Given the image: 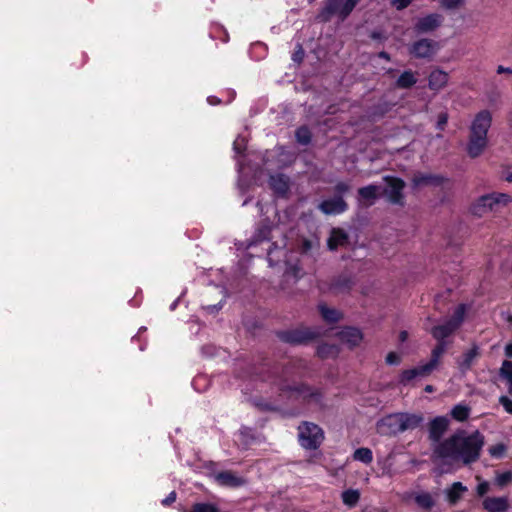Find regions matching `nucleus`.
I'll list each match as a JSON object with an SVG mask.
<instances>
[{
    "instance_id": "obj_1",
    "label": "nucleus",
    "mask_w": 512,
    "mask_h": 512,
    "mask_svg": "<svg viewBox=\"0 0 512 512\" xmlns=\"http://www.w3.org/2000/svg\"><path fill=\"white\" fill-rule=\"evenodd\" d=\"M483 445L484 437L480 432L468 435L465 431H458L437 444L433 451L434 461L441 473H450L457 468L458 462L467 465L477 461Z\"/></svg>"
},
{
    "instance_id": "obj_2",
    "label": "nucleus",
    "mask_w": 512,
    "mask_h": 512,
    "mask_svg": "<svg viewBox=\"0 0 512 512\" xmlns=\"http://www.w3.org/2000/svg\"><path fill=\"white\" fill-rule=\"evenodd\" d=\"M492 123V114L488 110L477 113L470 125V135L467 144V153L475 158L483 153L487 147V133Z\"/></svg>"
},
{
    "instance_id": "obj_3",
    "label": "nucleus",
    "mask_w": 512,
    "mask_h": 512,
    "mask_svg": "<svg viewBox=\"0 0 512 512\" xmlns=\"http://www.w3.org/2000/svg\"><path fill=\"white\" fill-rule=\"evenodd\" d=\"M422 420V417L416 414L393 413L377 422V432L385 436L396 435L417 428Z\"/></svg>"
},
{
    "instance_id": "obj_4",
    "label": "nucleus",
    "mask_w": 512,
    "mask_h": 512,
    "mask_svg": "<svg viewBox=\"0 0 512 512\" xmlns=\"http://www.w3.org/2000/svg\"><path fill=\"white\" fill-rule=\"evenodd\" d=\"M510 201L511 197L505 193L486 194L473 203L470 210L472 214L481 217L489 212L498 211Z\"/></svg>"
},
{
    "instance_id": "obj_5",
    "label": "nucleus",
    "mask_w": 512,
    "mask_h": 512,
    "mask_svg": "<svg viewBox=\"0 0 512 512\" xmlns=\"http://www.w3.org/2000/svg\"><path fill=\"white\" fill-rule=\"evenodd\" d=\"M359 0H326L325 6L318 15L320 21L326 22L332 16L345 20L354 10Z\"/></svg>"
},
{
    "instance_id": "obj_6",
    "label": "nucleus",
    "mask_w": 512,
    "mask_h": 512,
    "mask_svg": "<svg viewBox=\"0 0 512 512\" xmlns=\"http://www.w3.org/2000/svg\"><path fill=\"white\" fill-rule=\"evenodd\" d=\"M298 430L300 445L305 449H317L324 440V433L316 424L305 422Z\"/></svg>"
},
{
    "instance_id": "obj_7",
    "label": "nucleus",
    "mask_w": 512,
    "mask_h": 512,
    "mask_svg": "<svg viewBox=\"0 0 512 512\" xmlns=\"http://www.w3.org/2000/svg\"><path fill=\"white\" fill-rule=\"evenodd\" d=\"M465 316V306L459 305L452 316V318L448 321H446L443 324H439L431 329V334L433 337L438 340L442 341L446 337H448L450 334H452L459 325L463 322Z\"/></svg>"
},
{
    "instance_id": "obj_8",
    "label": "nucleus",
    "mask_w": 512,
    "mask_h": 512,
    "mask_svg": "<svg viewBox=\"0 0 512 512\" xmlns=\"http://www.w3.org/2000/svg\"><path fill=\"white\" fill-rule=\"evenodd\" d=\"M279 389L283 392H288L289 397L295 400H301L307 403H319L321 395L317 390H314L305 385L288 386L279 384Z\"/></svg>"
},
{
    "instance_id": "obj_9",
    "label": "nucleus",
    "mask_w": 512,
    "mask_h": 512,
    "mask_svg": "<svg viewBox=\"0 0 512 512\" xmlns=\"http://www.w3.org/2000/svg\"><path fill=\"white\" fill-rule=\"evenodd\" d=\"M438 42L431 39H420L413 43L409 49L410 54L416 58H431L439 50Z\"/></svg>"
},
{
    "instance_id": "obj_10",
    "label": "nucleus",
    "mask_w": 512,
    "mask_h": 512,
    "mask_svg": "<svg viewBox=\"0 0 512 512\" xmlns=\"http://www.w3.org/2000/svg\"><path fill=\"white\" fill-rule=\"evenodd\" d=\"M320 335L318 330L310 328H299L283 334V339L286 342L293 344L305 343L312 340Z\"/></svg>"
},
{
    "instance_id": "obj_11",
    "label": "nucleus",
    "mask_w": 512,
    "mask_h": 512,
    "mask_svg": "<svg viewBox=\"0 0 512 512\" xmlns=\"http://www.w3.org/2000/svg\"><path fill=\"white\" fill-rule=\"evenodd\" d=\"M386 187L384 192L388 197L389 201L394 204L402 203V190L404 188V182L395 177H385Z\"/></svg>"
},
{
    "instance_id": "obj_12",
    "label": "nucleus",
    "mask_w": 512,
    "mask_h": 512,
    "mask_svg": "<svg viewBox=\"0 0 512 512\" xmlns=\"http://www.w3.org/2000/svg\"><path fill=\"white\" fill-rule=\"evenodd\" d=\"M442 17L439 14H429L419 18L415 24V30L418 33H428L434 31L440 26Z\"/></svg>"
},
{
    "instance_id": "obj_13",
    "label": "nucleus",
    "mask_w": 512,
    "mask_h": 512,
    "mask_svg": "<svg viewBox=\"0 0 512 512\" xmlns=\"http://www.w3.org/2000/svg\"><path fill=\"white\" fill-rule=\"evenodd\" d=\"M449 426V419L445 416H438L434 418L429 425V436L435 441L439 442L445 431Z\"/></svg>"
},
{
    "instance_id": "obj_14",
    "label": "nucleus",
    "mask_w": 512,
    "mask_h": 512,
    "mask_svg": "<svg viewBox=\"0 0 512 512\" xmlns=\"http://www.w3.org/2000/svg\"><path fill=\"white\" fill-rule=\"evenodd\" d=\"M320 210L325 214H340L347 209L346 202L342 197H335L332 199L324 200L319 204Z\"/></svg>"
},
{
    "instance_id": "obj_15",
    "label": "nucleus",
    "mask_w": 512,
    "mask_h": 512,
    "mask_svg": "<svg viewBox=\"0 0 512 512\" xmlns=\"http://www.w3.org/2000/svg\"><path fill=\"white\" fill-rule=\"evenodd\" d=\"M449 80V75L447 72L441 69L433 70L428 78V86L431 90L439 91L443 89Z\"/></svg>"
},
{
    "instance_id": "obj_16",
    "label": "nucleus",
    "mask_w": 512,
    "mask_h": 512,
    "mask_svg": "<svg viewBox=\"0 0 512 512\" xmlns=\"http://www.w3.org/2000/svg\"><path fill=\"white\" fill-rule=\"evenodd\" d=\"M381 187L377 185H368L359 189V202L362 205L370 206L380 194Z\"/></svg>"
},
{
    "instance_id": "obj_17",
    "label": "nucleus",
    "mask_w": 512,
    "mask_h": 512,
    "mask_svg": "<svg viewBox=\"0 0 512 512\" xmlns=\"http://www.w3.org/2000/svg\"><path fill=\"white\" fill-rule=\"evenodd\" d=\"M339 338L350 347L357 346L362 341V333L359 329L346 327L339 332Z\"/></svg>"
},
{
    "instance_id": "obj_18",
    "label": "nucleus",
    "mask_w": 512,
    "mask_h": 512,
    "mask_svg": "<svg viewBox=\"0 0 512 512\" xmlns=\"http://www.w3.org/2000/svg\"><path fill=\"white\" fill-rule=\"evenodd\" d=\"M431 373L425 364L419 365L418 367L405 370L400 375V383L408 384L410 381L417 377H425Z\"/></svg>"
},
{
    "instance_id": "obj_19",
    "label": "nucleus",
    "mask_w": 512,
    "mask_h": 512,
    "mask_svg": "<svg viewBox=\"0 0 512 512\" xmlns=\"http://www.w3.org/2000/svg\"><path fill=\"white\" fill-rule=\"evenodd\" d=\"M483 507L489 512H503L508 508L505 497H488L483 501Z\"/></svg>"
},
{
    "instance_id": "obj_20",
    "label": "nucleus",
    "mask_w": 512,
    "mask_h": 512,
    "mask_svg": "<svg viewBox=\"0 0 512 512\" xmlns=\"http://www.w3.org/2000/svg\"><path fill=\"white\" fill-rule=\"evenodd\" d=\"M270 187L276 194L283 196L289 189V179L283 174L271 176Z\"/></svg>"
},
{
    "instance_id": "obj_21",
    "label": "nucleus",
    "mask_w": 512,
    "mask_h": 512,
    "mask_svg": "<svg viewBox=\"0 0 512 512\" xmlns=\"http://www.w3.org/2000/svg\"><path fill=\"white\" fill-rule=\"evenodd\" d=\"M215 481L221 486L228 487H237L243 484V480L240 477L229 471L216 474Z\"/></svg>"
},
{
    "instance_id": "obj_22",
    "label": "nucleus",
    "mask_w": 512,
    "mask_h": 512,
    "mask_svg": "<svg viewBox=\"0 0 512 512\" xmlns=\"http://www.w3.org/2000/svg\"><path fill=\"white\" fill-rule=\"evenodd\" d=\"M347 240L348 236L342 229L334 228L332 229L328 239V247L330 250H335L338 247L345 245Z\"/></svg>"
},
{
    "instance_id": "obj_23",
    "label": "nucleus",
    "mask_w": 512,
    "mask_h": 512,
    "mask_svg": "<svg viewBox=\"0 0 512 512\" xmlns=\"http://www.w3.org/2000/svg\"><path fill=\"white\" fill-rule=\"evenodd\" d=\"M438 342L439 343L432 350L430 361L425 363V365L428 367V370H430L431 372L438 366L439 360L446 350V343L444 342V340Z\"/></svg>"
},
{
    "instance_id": "obj_24",
    "label": "nucleus",
    "mask_w": 512,
    "mask_h": 512,
    "mask_svg": "<svg viewBox=\"0 0 512 512\" xmlns=\"http://www.w3.org/2000/svg\"><path fill=\"white\" fill-rule=\"evenodd\" d=\"M465 491H467V487L461 482L453 483L451 488L447 491L449 502L455 504Z\"/></svg>"
},
{
    "instance_id": "obj_25",
    "label": "nucleus",
    "mask_w": 512,
    "mask_h": 512,
    "mask_svg": "<svg viewBox=\"0 0 512 512\" xmlns=\"http://www.w3.org/2000/svg\"><path fill=\"white\" fill-rule=\"evenodd\" d=\"M415 503L423 509H430L434 506L435 501L428 492H418L414 495Z\"/></svg>"
},
{
    "instance_id": "obj_26",
    "label": "nucleus",
    "mask_w": 512,
    "mask_h": 512,
    "mask_svg": "<svg viewBox=\"0 0 512 512\" xmlns=\"http://www.w3.org/2000/svg\"><path fill=\"white\" fill-rule=\"evenodd\" d=\"M478 356V348L477 347H472L471 349H469L468 351H466L461 360L459 361V367L461 370H468L472 363L474 362V360L476 359V357Z\"/></svg>"
},
{
    "instance_id": "obj_27",
    "label": "nucleus",
    "mask_w": 512,
    "mask_h": 512,
    "mask_svg": "<svg viewBox=\"0 0 512 512\" xmlns=\"http://www.w3.org/2000/svg\"><path fill=\"white\" fill-rule=\"evenodd\" d=\"M341 498L343 503L349 507H355L360 499V492L357 489H348L342 492Z\"/></svg>"
},
{
    "instance_id": "obj_28",
    "label": "nucleus",
    "mask_w": 512,
    "mask_h": 512,
    "mask_svg": "<svg viewBox=\"0 0 512 512\" xmlns=\"http://www.w3.org/2000/svg\"><path fill=\"white\" fill-rule=\"evenodd\" d=\"M470 415V408L464 404H457L451 410V416L460 422L468 419Z\"/></svg>"
},
{
    "instance_id": "obj_29",
    "label": "nucleus",
    "mask_w": 512,
    "mask_h": 512,
    "mask_svg": "<svg viewBox=\"0 0 512 512\" xmlns=\"http://www.w3.org/2000/svg\"><path fill=\"white\" fill-rule=\"evenodd\" d=\"M417 82V79L413 72L405 71L397 79V86L399 88H409Z\"/></svg>"
},
{
    "instance_id": "obj_30",
    "label": "nucleus",
    "mask_w": 512,
    "mask_h": 512,
    "mask_svg": "<svg viewBox=\"0 0 512 512\" xmlns=\"http://www.w3.org/2000/svg\"><path fill=\"white\" fill-rule=\"evenodd\" d=\"M500 375L508 383V391L512 395V361L505 360L500 368Z\"/></svg>"
},
{
    "instance_id": "obj_31",
    "label": "nucleus",
    "mask_w": 512,
    "mask_h": 512,
    "mask_svg": "<svg viewBox=\"0 0 512 512\" xmlns=\"http://www.w3.org/2000/svg\"><path fill=\"white\" fill-rule=\"evenodd\" d=\"M321 316L328 323H334L340 319V313L335 309H330L325 305H319Z\"/></svg>"
},
{
    "instance_id": "obj_32",
    "label": "nucleus",
    "mask_w": 512,
    "mask_h": 512,
    "mask_svg": "<svg viewBox=\"0 0 512 512\" xmlns=\"http://www.w3.org/2000/svg\"><path fill=\"white\" fill-rule=\"evenodd\" d=\"M354 459L365 464H369L373 460L372 451L369 448H358L355 450Z\"/></svg>"
},
{
    "instance_id": "obj_33",
    "label": "nucleus",
    "mask_w": 512,
    "mask_h": 512,
    "mask_svg": "<svg viewBox=\"0 0 512 512\" xmlns=\"http://www.w3.org/2000/svg\"><path fill=\"white\" fill-rule=\"evenodd\" d=\"M339 352V349L335 345L322 344L317 349V354L321 358L335 357Z\"/></svg>"
},
{
    "instance_id": "obj_34",
    "label": "nucleus",
    "mask_w": 512,
    "mask_h": 512,
    "mask_svg": "<svg viewBox=\"0 0 512 512\" xmlns=\"http://www.w3.org/2000/svg\"><path fill=\"white\" fill-rule=\"evenodd\" d=\"M247 141V136H245L244 134H239L236 137V139L233 142V150L235 154H242L245 151Z\"/></svg>"
},
{
    "instance_id": "obj_35",
    "label": "nucleus",
    "mask_w": 512,
    "mask_h": 512,
    "mask_svg": "<svg viewBox=\"0 0 512 512\" xmlns=\"http://www.w3.org/2000/svg\"><path fill=\"white\" fill-rule=\"evenodd\" d=\"M511 482H512V470L497 473L496 478H495V483L499 487H504Z\"/></svg>"
},
{
    "instance_id": "obj_36",
    "label": "nucleus",
    "mask_w": 512,
    "mask_h": 512,
    "mask_svg": "<svg viewBox=\"0 0 512 512\" xmlns=\"http://www.w3.org/2000/svg\"><path fill=\"white\" fill-rule=\"evenodd\" d=\"M296 138L300 144L306 145L311 140V133L307 127H300L296 131Z\"/></svg>"
},
{
    "instance_id": "obj_37",
    "label": "nucleus",
    "mask_w": 512,
    "mask_h": 512,
    "mask_svg": "<svg viewBox=\"0 0 512 512\" xmlns=\"http://www.w3.org/2000/svg\"><path fill=\"white\" fill-rule=\"evenodd\" d=\"M506 451V446L502 443L496 444L489 448V454L492 457L501 458Z\"/></svg>"
},
{
    "instance_id": "obj_38",
    "label": "nucleus",
    "mask_w": 512,
    "mask_h": 512,
    "mask_svg": "<svg viewBox=\"0 0 512 512\" xmlns=\"http://www.w3.org/2000/svg\"><path fill=\"white\" fill-rule=\"evenodd\" d=\"M440 2L447 9H456L463 6L465 0H440Z\"/></svg>"
},
{
    "instance_id": "obj_39",
    "label": "nucleus",
    "mask_w": 512,
    "mask_h": 512,
    "mask_svg": "<svg viewBox=\"0 0 512 512\" xmlns=\"http://www.w3.org/2000/svg\"><path fill=\"white\" fill-rule=\"evenodd\" d=\"M434 180H435V178L432 177L431 175H420V176L414 177L413 182H414L415 186H418L421 184L432 183Z\"/></svg>"
},
{
    "instance_id": "obj_40",
    "label": "nucleus",
    "mask_w": 512,
    "mask_h": 512,
    "mask_svg": "<svg viewBox=\"0 0 512 512\" xmlns=\"http://www.w3.org/2000/svg\"><path fill=\"white\" fill-rule=\"evenodd\" d=\"M400 361H401V356L396 352H390L386 356V362L389 365H397L400 363Z\"/></svg>"
},
{
    "instance_id": "obj_41",
    "label": "nucleus",
    "mask_w": 512,
    "mask_h": 512,
    "mask_svg": "<svg viewBox=\"0 0 512 512\" xmlns=\"http://www.w3.org/2000/svg\"><path fill=\"white\" fill-rule=\"evenodd\" d=\"M500 404L503 406L505 411L509 414H512V400L509 399L507 396H501L499 398Z\"/></svg>"
},
{
    "instance_id": "obj_42",
    "label": "nucleus",
    "mask_w": 512,
    "mask_h": 512,
    "mask_svg": "<svg viewBox=\"0 0 512 512\" xmlns=\"http://www.w3.org/2000/svg\"><path fill=\"white\" fill-rule=\"evenodd\" d=\"M303 58H304V50L301 47V45H297V48L292 55V60L294 62L300 63L303 60Z\"/></svg>"
},
{
    "instance_id": "obj_43",
    "label": "nucleus",
    "mask_w": 512,
    "mask_h": 512,
    "mask_svg": "<svg viewBox=\"0 0 512 512\" xmlns=\"http://www.w3.org/2000/svg\"><path fill=\"white\" fill-rule=\"evenodd\" d=\"M447 121H448L447 113H441L438 116L437 125H436L437 129L443 130L445 125L447 124Z\"/></svg>"
},
{
    "instance_id": "obj_44",
    "label": "nucleus",
    "mask_w": 512,
    "mask_h": 512,
    "mask_svg": "<svg viewBox=\"0 0 512 512\" xmlns=\"http://www.w3.org/2000/svg\"><path fill=\"white\" fill-rule=\"evenodd\" d=\"M391 3L397 10H402L411 3V0H392Z\"/></svg>"
},
{
    "instance_id": "obj_45",
    "label": "nucleus",
    "mask_w": 512,
    "mask_h": 512,
    "mask_svg": "<svg viewBox=\"0 0 512 512\" xmlns=\"http://www.w3.org/2000/svg\"><path fill=\"white\" fill-rule=\"evenodd\" d=\"M489 490V483L486 481H483L478 484L477 486V493L479 496L485 495Z\"/></svg>"
},
{
    "instance_id": "obj_46",
    "label": "nucleus",
    "mask_w": 512,
    "mask_h": 512,
    "mask_svg": "<svg viewBox=\"0 0 512 512\" xmlns=\"http://www.w3.org/2000/svg\"><path fill=\"white\" fill-rule=\"evenodd\" d=\"M299 271L300 269L297 266H290L286 269L285 275L287 277L293 276L295 278L299 277Z\"/></svg>"
},
{
    "instance_id": "obj_47",
    "label": "nucleus",
    "mask_w": 512,
    "mask_h": 512,
    "mask_svg": "<svg viewBox=\"0 0 512 512\" xmlns=\"http://www.w3.org/2000/svg\"><path fill=\"white\" fill-rule=\"evenodd\" d=\"M335 190L339 194H343L349 190V185L344 182H340L336 185Z\"/></svg>"
},
{
    "instance_id": "obj_48",
    "label": "nucleus",
    "mask_w": 512,
    "mask_h": 512,
    "mask_svg": "<svg viewBox=\"0 0 512 512\" xmlns=\"http://www.w3.org/2000/svg\"><path fill=\"white\" fill-rule=\"evenodd\" d=\"M176 500V493L172 491L165 499L162 500L163 505H169Z\"/></svg>"
},
{
    "instance_id": "obj_49",
    "label": "nucleus",
    "mask_w": 512,
    "mask_h": 512,
    "mask_svg": "<svg viewBox=\"0 0 512 512\" xmlns=\"http://www.w3.org/2000/svg\"><path fill=\"white\" fill-rule=\"evenodd\" d=\"M497 73L498 74H502V73L512 74V68H508V67H504L502 65H499L498 68H497Z\"/></svg>"
},
{
    "instance_id": "obj_50",
    "label": "nucleus",
    "mask_w": 512,
    "mask_h": 512,
    "mask_svg": "<svg viewBox=\"0 0 512 512\" xmlns=\"http://www.w3.org/2000/svg\"><path fill=\"white\" fill-rule=\"evenodd\" d=\"M207 101L210 105H216V104L220 103V100L216 96H209L207 98Z\"/></svg>"
},
{
    "instance_id": "obj_51",
    "label": "nucleus",
    "mask_w": 512,
    "mask_h": 512,
    "mask_svg": "<svg viewBox=\"0 0 512 512\" xmlns=\"http://www.w3.org/2000/svg\"><path fill=\"white\" fill-rule=\"evenodd\" d=\"M202 380H205V378H204V377H202V376H199V377L195 378V379L193 380V382H192L193 386H194V387H195V389H196V390H198V391H201V389H200V388H198V387H197V385H198V383H199L200 381H202Z\"/></svg>"
},
{
    "instance_id": "obj_52",
    "label": "nucleus",
    "mask_w": 512,
    "mask_h": 512,
    "mask_svg": "<svg viewBox=\"0 0 512 512\" xmlns=\"http://www.w3.org/2000/svg\"><path fill=\"white\" fill-rule=\"evenodd\" d=\"M505 355L509 358H512V343L506 345L505 347Z\"/></svg>"
},
{
    "instance_id": "obj_53",
    "label": "nucleus",
    "mask_w": 512,
    "mask_h": 512,
    "mask_svg": "<svg viewBox=\"0 0 512 512\" xmlns=\"http://www.w3.org/2000/svg\"><path fill=\"white\" fill-rule=\"evenodd\" d=\"M408 338V333L406 331H401L399 334V340L401 342H405Z\"/></svg>"
},
{
    "instance_id": "obj_54",
    "label": "nucleus",
    "mask_w": 512,
    "mask_h": 512,
    "mask_svg": "<svg viewBox=\"0 0 512 512\" xmlns=\"http://www.w3.org/2000/svg\"><path fill=\"white\" fill-rule=\"evenodd\" d=\"M268 260H269L270 266L274 265L273 264V251L272 250H269V252H268Z\"/></svg>"
},
{
    "instance_id": "obj_55",
    "label": "nucleus",
    "mask_w": 512,
    "mask_h": 512,
    "mask_svg": "<svg viewBox=\"0 0 512 512\" xmlns=\"http://www.w3.org/2000/svg\"><path fill=\"white\" fill-rule=\"evenodd\" d=\"M379 56H380L381 58H384V59H386V60H389V55H388L386 52H380V53H379Z\"/></svg>"
},
{
    "instance_id": "obj_56",
    "label": "nucleus",
    "mask_w": 512,
    "mask_h": 512,
    "mask_svg": "<svg viewBox=\"0 0 512 512\" xmlns=\"http://www.w3.org/2000/svg\"><path fill=\"white\" fill-rule=\"evenodd\" d=\"M425 391L430 393V392H433V391H434V388H433V386H431V385H427V386L425 387Z\"/></svg>"
},
{
    "instance_id": "obj_57",
    "label": "nucleus",
    "mask_w": 512,
    "mask_h": 512,
    "mask_svg": "<svg viewBox=\"0 0 512 512\" xmlns=\"http://www.w3.org/2000/svg\"><path fill=\"white\" fill-rule=\"evenodd\" d=\"M237 167H238V171L241 173L243 171V166L239 160L237 161Z\"/></svg>"
},
{
    "instance_id": "obj_58",
    "label": "nucleus",
    "mask_w": 512,
    "mask_h": 512,
    "mask_svg": "<svg viewBox=\"0 0 512 512\" xmlns=\"http://www.w3.org/2000/svg\"><path fill=\"white\" fill-rule=\"evenodd\" d=\"M177 304H178V299H177V300H175V301L170 305V309H171V310H174V309L176 308Z\"/></svg>"
},
{
    "instance_id": "obj_59",
    "label": "nucleus",
    "mask_w": 512,
    "mask_h": 512,
    "mask_svg": "<svg viewBox=\"0 0 512 512\" xmlns=\"http://www.w3.org/2000/svg\"><path fill=\"white\" fill-rule=\"evenodd\" d=\"M507 180H508L509 182H512V173L507 177Z\"/></svg>"
},
{
    "instance_id": "obj_60",
    "label": "nucleus",
    "mask_w": 512,
    "mask_h": 512,
    "mask_svg": "<svg viewBox=\"0 0 512 512\" xmlns=\"http://www.w3.org/2000/svg\"><path fill=\"white\" fill-rule=\"evenodd\" d=\"M509 320L512 322V315L509 317Z\"/></svg>"
}]
</instances>
